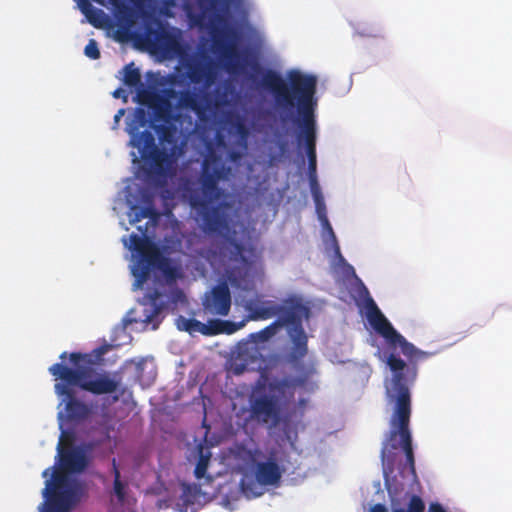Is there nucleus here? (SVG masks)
<instances>
[{
  "label": "nucleus",
  "instance_id": "nucleus-1",
  "mask_svg": "<svg viewBox=\"0 0 512 512\" xmlns=\"http://www.w3.org/2000/svg\"><path fill=\"white\" fill-rule=\"evenodd\" d=\"M366 317L388 346L393 349L399 347L410 362L406 363L394 353L387 358V365L392 371L390 385L387 387V398L394 406L389 421L390 429L381 449V461L385 486L391 498L392 512H425V503L418 495H411L406 507L399 506L396 498L407 485L417 481L410 430V386L417 377L416 362L428 358L431 354L419 350L408 342L384 314H366Z\"/></svg>",
  "mask_w": 512,
  "mask_h": 512
},
{
  "label": "nucleus",
  "instance_id": "nucleus-2",
  "mask_svg": "<svg viewBox=\"0 0 512 512\" xmlns=\"http://www.w3.org/2000/svg\"><path fill=\"white\" fill-rule=\"evenodd\" d=\"M232 167L223 160L212 143L206 146L200 171L193 184L184 187V196L195 211V219L203 233L224 240L230 260L240 262L226 271L227 283L246 290L249 283V261L244 255V245L236 239L232 205L224 200L221 182L229 181Z\"/></svg>",
  "mask_w": 512,
  "mask_h": 512
},
{
  "label": "nucleus",
  "instance_id": "nucleus-3",
  "mask_svg": "<svg viewBox=\"0 0 512 512\" xmlns=\"http://www.w3.org/2000/svg\"><path fill=\"white\" fill-rule=\"evenodd\" d=\"M255 68L262 72L260 85L272 94L276 108L282 115V120H286V117L296 109L298 113L296 124L299 128L297 143L299 146H305L308 174H316V76L293 69L287 72L286 81L275 70H262L257 63Z\"/></svg>",
  "mask_w": 512,
  "mask_h": 512
},
{
  "label": "nucleus",
  "instance_id": "nucleus-4",
  "mask_svg": "<svg viewBox=\"0 0 512 512\" xmlns=\"http://www.w3.org/2000/svg\"><path fill=\"white\" fill-rule=\"evenodd\" d=\"M94 353L72 352L69 354L70 362L74 368L63 363H55L49 367V372L56 380L55 393L62 397L65 417L69 421L81 422L92 413V408L85 402L77 399L73 387L95 395L110 394L118 389V382L110 378L107 373H98L95 369L97 360L104 350H94Z\"/></svg>",
  "mask_w": 512,
  "mask_h": 512
},
{
  "label": "nucleus",
  "instance_id": "nucleus-5",
  "mask_svg": "<svg viewBox=\"0 0 512 512\" xmlns=\"http://www.w3.org/2000/svg\"><path fill=\"white\" fill-rule=\"evenodd\" d=\"M137 229L143 236L133 233L129 236V243L124 239V245L138 255V260L132 267L136 288L141 287L149 279L153 269L159 270L167 282H174L180 277L179 268L173 265L171 260L161 253L156 244L145 236L147 226L144 228L138 226Z\"/></svg>",
  "mask_w": 512,
  "mask_h": 512
},
{
  "label": "nucleus",
  "instance_id": "nucleus-6",
  "mask_svg": "<svg viewBox=\"0 0 512 512\" xmlns=\"http://www.w3.org/2000/svg\"><path fill=\"white\" fill-rule=\"evenodd\" d=\"M239 457L252 465L253 474L257 483L242 479L240 487L247 497H257L262 494L258 485L274 486L277 485L282 477L283 470L278 464L275 457H269L266 461H257L264 457L263 452L258 449H247L242 447L239 449Z\"/></svg>",
  "mask_w": 512,
  "mask_h": 512
},
{
  "label": "nucleus",
  "instance_id": "nucleus-7",
  "mask_svg": "<svg viewBox=\"0 0 512 512\" xmlns=\"http://www.w3.org/2000/svg\"><path fill=\"white\" fill-rule=\"evenodd\" d=\"M60 429L62 431L57 444L58 463L45 469L42 476L52 478L55 471H59L70 480L68 473L83 472L88 466L89 459L83 448L72 446L74 441L73 432L63 430L62 424H60Z\"/></svg>",
  "mask_w": 512,
  "mask_h": 512
},
{
  "label": "nucleus",
  "instance_id": "nucleus-8",
  "mask_svg": "<svg viewBox=\"0 0 512 512\" xmlns=\"http://www.w3.org/2000/svg\"><path fill=\"white\" fill-rule=\"evenodd\" d=\"M43 497V512H69L77 501L76 485L63 473L55 471L53 477L45 481Z\"/></svg>",
  "mask_w": 512,
  "mask_h": 512
},
{
  "label": "nucleus",
  "instance_id": "nucleus-9",
  "mask_svg": "<svg viewBox=\"0 0 512 512\" xmlns=\"http://www.w3.org/2000/svg\"><path fill=\"white\" fill-rule=\"evenodd\" d=\"M225 21L220 14L214 15L210 22V34L215 51L225 60L227 70L235 71L238 67L239 54L237 50L238 32L234 28L221 29L218 24Z\"/></svg>",
  "mask_w": 512,
  "mask_h": 512
},
{
  "label": "nucleus",
  "instance_id": "nucleus-10",
  "mask_svg": "<svg viewBox=\"0 0 512 512\" xmlns=\"http://www.w3.org/2000/svg\"><path fill=\"white\" fill-rule=\"evenodd\" d=\"M131 138L129 145L138 149L141 159L150 166L156 174H162L165 171V165L169 160L168 153L159 149L155 144V137L149 130L138 132L136 127L128 130Z\"/></svg>",
  "mask_w": 512,
  "mask_h": 512
},
{
  "label": "nucleus",
  "instance_id": "nucleus-11",
  "mask_svg": "<svg viewBox=\"0 0 512 512\" xmlns=\"http://www.w3.org/2000/svg\"><path fill=\"white\" fill-rule=\"evenodd\" d=\"M232 304L231 292L227 281H219L202 298V309L206 315L225 317Z\"/></svg>",
  "mask_w": 512,
  "mask_h": 512
},
{
  "label": "nucleus",
  "instance_id": "nucleus-12",
  "mask_svg": "<svg viewBox=\"0 0 512 512\" xmlns=\"http://www.w3.org/2000/svg\"><path fill=\"white\" fill-rule=\"evenodd\" d=\"M227 131L231 136L236 137L235 146L240 150L231 149L227 152V159L232 163H239L243 157V152L248 147L249 128L244 117L237 113H231L226 118Z\"/></svg>",
  "mask_w": 512,
  "mask_h": 512
},
{
  "label": "nucleus",
  "instance_id": "nucleus-13",
  "mask_svg": "<svg viewBox=\"0 0 512 512\" xmlns=\"http://www.w3.org/2000/svg\"><path fill=\"white\" fill-rule=\"evenodd\" d=\"M186 77L192 84L210 88L216 81V67L211 59H194L185 64Z\"/></svg>",
  "mask_w": 512,
  "mask_h": 512
},
{
  "label": "nucleus",
  "instance_id": "nucleus-14",
  "mask_svg": "<svg viewBox=\"0 0 512 512\" xmlns=\"http://www.w3.org/2000/svg\"><path fill=\"white\" fill-rule=\"evenodd\" d=\"M250 416L261 424L276 423L280 417V407L275 396L261 395L250 405Z\"/></svg>",
  "mask_w": 512,
  "mask_h": 512
},
{
  "label": "nucleus",
  "instance_id": "nucleus-15",
  "mask_svg": "<svg viewBox=\"0 0 512 512\" xmlns=\"http://www.w3.org/2000/svg\"><path fill=\"white\" fill-rule=\"evenodd\" d=\"M280 310L277 312L279 316L274 322L280 328L282 326H290L289 328H298L302 326V315L307 312V308L296 302L286 307L283 305L276 304Z\"/></svg>",
  "mask_w": 512,
  "mask_h": 512
},
{
  "label": "nucleus",
  "instance_id": "nucleus-16",
  "mask_svg": "<svg viewBox=\"0 0 512 512\" xmlns=\"http://www.w3.org/2000/svg\"><path fill=\"white\" fill-rule=\"evenodd\" d=\"M146 35L148 40H152L165 51L175 52L180 47L178 37L161 24L157 28L148 27Z\"/></svg>",
  "mask_w": 512,
  "mask_h": 512
},
{
  "label": "nucleus",
  "instance_id": "nucleus-17",
  "mask_svg": "<svg viewBox=\"0 0 512 512\" xmlns=\"http://www.w3.org/2000/svg\"><path fill=\"white\" fill-rule=\"evenodd\" d=\"M288 334L292 342V348L288 354V360L293 364H297L308 353V338L303 326L298 328H289Z\"/></svg>",
  "mask_w": 512,
  "mask_h": 512
},
{
  "label": "nucleus",
  "instance_id": "nucleus-18",
  "mask_svg": "<svg viewBox=\"0 0 512 512\" xmlns=\"http://www.w3.org/2000/svg\"><path fill=\"white\" fill-rule=\"evenodd\" d=\"M143 202L145 203V206L143 207H139L137 205H132L130 207L128 216L131 224H136L144 218H149L152 221H157L159 219L160 213L154 206L153 196L149 193H145L143 195Z\"/></svg>",
  "mask_w": 512,
  "mask_h": 512
},
{
  "label": "nucleus",
  "instance_id": "nucleus-19",
  "mask_svg": "<svg viewBox=\"0 0 512 512\" xmlns=\"http://www.w3.org/2000/svg\"><path fill=\"white\" fill-rule=\"evenodd\" d=\"M305 379L301 377H284L282 379H274L268 384L271 392L276 393L280 397L289 395L293 397L296 387L303 386Z\"/></svg>",
  "mask_w": 512,
  "mask_h": 512
},
{
  "label": "nucleus",
  "instance_id": "nucleus-20",
  "mask_svg": "<svg viewBox=\"0 0 512 512\" xmlns=\"http://www.w3.org/2000/svg\"><path fill=\"white\" fill-rule=\"evenodd\" d=\"M150 110L154 119L162 123L176 122L179 118V115L174 112L170 101L164 96H161Z\"/></svg>",
  "mask_w": 512,
  "mask_h": 512
},
{
  "label": "nucleus",
  "instance_id": "nucleus-21",
  "mask_svg": "<svg viewBox=\"0 0 512 512\" xmlns=\"http://www.w3.org/2000/svg\"><path fill=\"white\" fill-rule=\"evenodd\" d=\"M251 320H266L277 315L280 308L276 307L271 301L264 302L261 305L250 303L246 307Z\"/></svg>",
  "mask_w": 512,
  "mask_h": 512
},
{
  "label": "nucleus",
  "instance_id": "nucleus-22",
  "mask_svg": "<svg viewBox=\"0 0 512 512\" xmlns=\"http://www.w3.org/2000/svg\"><path fill=\"white\" fill-rule=\"evenodd\" d=\"M154 129L159 137V141L162 144H167L171 147L177 146L179 133L175 122L161 123L156 125Z\"/></svg>",
  "mask_w": 512,
  "mask_h": 512
},
{
  "label": "nucleus",
  "instance_id": "nucleus-23",
  "mask_svg": "<svg viewBox=\"0 0 512 512\" xmlns=\"http://www.w3.org/2000/svg\"><path fill=\"white\" fill-rule=\"evenodd\" d=\"M112 472L114 476L113 481V493L117 498V501L123 504L126 500L128 484L121 480V473L117 466L116 459L112 460Z\"/></svg>",
  "mask_w": 512,
  "mask_h": 512
},
{
  "label": "nucleus",
  "instance_id": "nucleus-24",
  "mask_svg": "<svg viewBox=\"0 0 512 512\" xmlns=\"http://www.w3.org/2000/svg\"><path fill=\"white\" fill-rule=\"evenodd\" d=\"M178 105L181 108H187L197 113L202 111L199 95L189 90H185L180 93Z\"/></svg>",
  "mask_w": 512,
  "mask_h": 512
},
{
  "label": "nucleus",
  "instance_id": "nucleus-25",
  "mask_svg": "<svg viewBox=\"0 0 512 512\" xmlns=\"http://www.w3.org/2000/svg\"><path fill=\"white\" fill-rule=\"evenodd\" d=\"M79 7L81 12L86 16L89 23L95 27L101 26L99 19L104 15L102 10L93 7V5L87 0L81 1Z\"/></svg>",
  "mask_w": 512,
  "mask_h": 512
},
{
  "label": "nucleus",
  "instance_id": "nucleus-26",
  "mask_svg": "<svg viewBox=\"0 0 512 512\" xmlns=\"http://www.w3.org/2000/svg\"><path fill=\"white\" fill-rule=\"evenodd\" d=\"M178 328L189 333L201 332L203 334H210V328L196 319L180 317L178 320Z\"/></svg>",
  "mask_w": 512,
  "mask_h": 512
},
{
  "label": "nucleus",
  "instance_id": "nucleus-27",
  "mask_svg": "<svg viewBox=\"0 0 512 512\" xmlns=\"http://www.w3.org/2000/svg\"><path fill=\"white\" fill-rule=\"evenodd\" d=\"M124 83L129 87H138L141 85V73L138 68L134 67V63L125 65L124 69Z\"/></svg>",
  "mask_w": 512,
  "mask_h": 512
},
{
  "label": "nucleus",
  "instance_id": "nucleus-28",
  "mask_svg": "<svg viewBox=\"0 0 512 512\" xmlns=\"http://www.w3.org/2000/svg\"><path fill=\"white\" fill-rule=\"evenodd\" d=\"M238 325L232 321L214 320L210 322V334H232L237 331Z\"/></svg>",
  "mask_w": 512,
  "mask_h": 512
},
{
  "label": "nucleus",
  "instance_id": "nucleus-29",
  "mask_svg": "<svg viewBox=\"0 0 512 512\" xmlns=\"http://www.w3.org/2000/svg\"><path fill=\"white\" fill-rule=\"evenodd\" d=\"M278 329L279 327L277 326V323L272 322L262 330L252 333L250 337L255 343H264L274 337L277 334Z\"/></svg>",
  "mask_w": 512,
  "mask_h": 512
},
{
  "label": "nucleus",
  "instance_id": "nucleus-30",
  "mask_svg": "<svg viewBox=\"0 0 512 512\" xmlns=\"http://www.w3.org/2000/svg\"><path fill=\"white\" fill-rule=\"evenodd\" d=\"M209 461H210V454L204 455L201 451L199 459L196 463L194 475L197 479L200 480L202 478H205L206 481L210 483L213 481V478L209 475H206Z\"/></svg>",
  "mask_w": 512,
  "mask_h": 512
},
{
  "label": "nucleus",
  "instance_id": "nucleus-31",
  "mask_svg": "<svg viewBox=\"0 0 512 512\" xmlns=\"http://www.w3.org/2000/svg\"><path fill=\"white\" fill-rule=\"evenodd\" d=\"M161 94L150 89H141L138 94V102L146 105L149 109L161 98Z\"/></svg>",
  "mask_w": 512,
  "mask_h": 512
},
{
  "label": "nucleus",
  "instance_id": "nucleus-32",
  "mask_svg": "<svg viewBox=\"0 0 512 512\" xmlns=\"http://www.w3.org/2000/svg\"><path fill=\"white\" fill-rule=\"evenodd\" d=\"M159 297H160V293L156 290L153 293L149 294V300H150L152 309H151L150 313L146 316V319H145L146 322H151L153 320V318L156 317L157 315H159L160 312L162 311L163 304L157 303V300Z\"/></svg>",
  "mask_w": 512,
  "mask_h": 512
},
{
  "label": "nucleus",
  "instance_id": "nucleus-33",
  "mask_svg": "<svg viewBox=\"0 0 512 512\" xmlns=\"http://www.w3.org/2000/svg\"><path fill=\"white\" fill-rule=\"evenodd\" d=\"M201 488L196 484H184L183 485V496L185 498L184 502L186 504H194L197 496L200 494Z\"/></svg>",
  "mask_w": 512,
  "mask_h": 512
},
{
  "label": "nucleus",
  "instance_id": "nucleus-34",
  "mask_svg": "<svg viewBox=\"0 0 512 512\" xmlns=\"http://www.w3.org/2000/svg\"><path fill=\"white\" fill-rule=\"evenodd\" d=\"M315 208H316L317 215H318L320 221L322 222L323 226L329 231L333 240L336 242V236H335L333 229H332V227L327 219V216H326L325 202L324 201L321 202V205L315 204Z\"/></svg>",
  "mask_w": 512,
  "mask_h": 512
},
{
  "label": "nucleus",
  "instance_id": "nucleus-35",
  "mask_svg": "<svg viewBox=\"0 0 512 512\" xmlns=\"http://www.w3.org/2000/svg\"><path fill=\"white\" fill-rule=\"evenodd\" d=\"M156 378V371L154 369H151L148 372V376L144 375V366L142 364H139L137 366V379L143 386H149L151 385Z\"/></svg>",
  "mask_w": 512,
  "mask_h": 512
},
{
  "label": "nucleus",
  "instance_id": "nucleus-36",
  "mask_svg": "<svg viewBox=\"0 0 512 512\" xmlns=\"http://www.w3.org/2000/svg\"><path fill=\"white\" fill-rule=\"evenodd\" d=\"M84 54L92 60H97L100 58V50L98 48V43L95 39H90L88 41L84 49Z\"/></svg>",
  "mask_w": 512,
  "mask_h": 512
},
{
  "label": "nucleus",
  "instance_id": "nucleus-37",
  "mask_svg": "<svg viewBox=\"0 0 512 512\" xmlns=\"http://www.w3.org/2000/svg\"><path fill=\"white\" fill-rule=\"evenodd\" d=\"M191 21L194 25L200 27V28H203L205 26V14L204 12L202 13H199V14H195V15H191Z\"/></svg>",
  "mask_w": 512,
  "mask_h": 512
},
{
  "label": "nucleus",
  "instance_id": "nucleus-38",
  "mask_svg": "<svg viewBox=\"0 0 512 512\" xmlns=\"http://www.w3.org/2000/svg\"><path fill=\"white\" fill-rule=\"evenodd\" d=\"M308 177H309V184H310L311 192L319 189L320 186H319V183L317 180V175L316 174H308Z\"/></svg>",
  "mask_w": 512,
  "mask_h": 512
},
{
  "label": "nucleus",
  "instance_id": "nucleus-39",
  "mask_svg": "<svg viewBox=\"0 0 512 512\" xmlns=\"http://www.w3.org/2000/svg\"><path fill=\"white\" fill-rule=\"evenodd\" d=\"M427 512H447L444 507L438 502L430 503Z\"/></svg>",
  "mask_w": 512,
  "mask_h": 512
},
{
  "label": "nucleus",
  "instance_id": "nucleus-40",
  "mask_svg": "<svg viewBox=\"0 0 512 512\" xmlns=\"http://www.w3.org/2000/svg\"><path fill=\"white\" fill-rule=\"evenodd\" d=\"M369 512H388V509L384 504L378 503L373 505Z\"/></svg>",
  "mask_w": 512,
  "mask_h": 512
},
{
  "label": "nucleus",
  "instance_id": "nucleus-41",
  "mask_svg": "<svg viewBox=\"0 0 512 512\" xmlns=\"http://www.w3.org/2000/svg\"><path fill=\"white\" fill-rule=\"evenodd\" d=\"M216 143H217L218 147H220L222 149H227V143L222 136H219V135L217 136Z\"/></svg>",
  "mask_w": 512,
  "mask_h": 512
},
{
  "label": "nucleus",
  "instance_id": "nucleus-42",
  "mask_svg": "<svg viewBox=\"0 0 512 512\" xmlns=\"http://www.w3.org/2000/svg\"><path fill=\"white\" fill-rule=\"evenodd\" d=\"M313 199H314L315 204H318V205H321V202L324 201V197H323L322 193L314 195Z\"/></svg>",
  "mask_w": 512,
  "mask_h": 512
},
{
  "label": "nucleus",
  "instance_id": "nucleus-43",
  "mask_svg": "<svg viewBox=\"0 0 512 512\" xmlns=\"http://www.w3.org/2000/svg\"><path fill=\"white\" fill-rule=\"evenodd\" d=\"M287 148H288L287 142L283 141V142L279 143V150L282 154H284L287 151Z\"/></svg>",
  "mask_w": 512,
  "mask_h": 512
},
{
  "label": "nucleus",
  "instance_id": "nucleus-44",
  "mask_svg": "<svg viewBox=\"0 0 512 512\" xmlns=\"http://www.w3.org/2000/svg\"><path fill=\"white\" fill-rule=\"evenodd\" d=\"M124 115V109H120L114 116V121L119 122L120 118Z\"/></svg>",
  "mask_w": 512,
  "mask_h": 512
},
{
  "label": "nucleus",
  "instance_id": "nucleus-45",
  "mask_svg": "<svg viewBox=\"0 0 512 512\" xmlns=\"http://www.w3.org/2000/svg\"><path fill=\"white\" fill-rule=\"evenodd\" d=\"M122 93H123V90H122V89H120V88H119V89H116V90L113 92V97H115V98H120V97H121V95H122Z\"/></svg>",
  "mask_w": 512,
  "mask_h": 512
},
{
  "label": "nucleus",
  "instance_id": "nucleus-46",
  "mask_svg": "<svg viewBox=\"0 0 512 512\" xmlns=\"http://www.w3.org/2000/svg\"><path fill=\"white\" fill-rule=\"evenodd\" d=\"M244 370H245V366L242 365L240 367H238V366L235 367L234 372H235V374H241V373H243Z\"/></svg>",
  "mask_w": 512,
  "mask_h": 512
},
{
  "label": "nucleus",
  "instance_id": "nucleus-47",
  "mask_svg": "<svg viewBox=\"0 0 512 512\" xmlns=\"http://www.w3.org/2000/svg\"><path fill=\"white\" fill-rule=\"evenodd\" d=\"M67 355H68V354H67V352H63V353H61V355H60V359H61L62 361H64V360L67 358Z\"/></svg>",
  "mask_w": 512,
  "mask_h": 512
},
{
  "label": "nucleus",
  "instance_id": "nucleus-48",
  "mask_svg": "<svg viewBox=\"0 0 512 512\" xmlns=\"http://www.w3.org/2000/svg\"><path fill=\"white\" fill-rule=\"evenodd\" d=\"M320 193H322L320 188L311 192L312 196L320 194Z\"/></svg>",
  "mask_w": 512,
  "mask_h": 512
},
{
  "label": "nucleus",
  "instance_id": "nucleus-49",
  "mask_svg": "<svg viewBox=\"0 0 512 512\" xmlns=\"http://www.w3.org/2000/svg\"><path fill=\"white\" fill-rule=\"evenodd\" d=\"M132 156L134 162L138 161V156L136 155V153L132 152Z\"/></svg>",
  "mask_w": 512,
  "mask_h": 512
}]
</instances>
